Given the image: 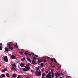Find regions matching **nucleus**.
<instances>
[{
	"mask_svg": "<svg viewBox=\"0 0 78 78\" xmlns=\"http://www.w3.org/2000/svg\"><path fill=\"white\" fill-rule=\"evenodd\" d=\"M27 66H24V67L26 68H23V71H24V72H25V71H28L30 69V65L29 64H28L27 65Z\"/></svg>",
	"mask_w": 78,
	"mask_h": 78,
	"instance_id": "f257e3e1",
	"label": "nucleus"
},
{
	"mask_svg": "<svg viewBox=\"0 0 78 78\" xmlns=\"http://www.w3.org/2000/svg\"><path fill=\"white\" fill-rule=\"evenodd\" d=\"M35 75L37 76H41L42 74V72L36 71L34 73Z\"/></svg>",
	"mask_w": 78,
	"mask_h": 78,
	"instance_id": "f03ea898",
	"label": "nucleus"
},
{
	"mask_svg": "<svg viewBox=\"0 0 78 78\" xmlns=\"http://www.w3.org/2000/svg\"><path fill=\"white\" fill-rule=\"evenodd\" d=\"M46 78H51V72H49L46 77Z\"/></svg>",
	"mask_w": 78,
	"mask_h": 78,
	"instance_id": "7ed1b4c3",
	"label": "nucleus"
},
{
	"mask_svg": "<svg viewBox=\"0 0 78 78\" xmlns=\"http://www.w3.org/2000/svg\"><path fill=\"white\" fill-rule=\"evenodd\" d=\"M5 62H8V57L5 56L3 58Z\"/></svg>",
	"mask_w": 78,
	"mask_h": 78,
	"instance_id": "20e7f679",
	"label": "nucleus"
},
{
	"mask_svg": "<svg viewBox=\"0 0 78 78\" xmlns=\"http://www.w3.org/2000/svg\"><path fill=\"white\" fill-rule=\"evenodd\" d=\"M37 64V63L36 62L35 60H32V64L36 65Z\"/></svg>",
	"mask_w": 78,
	"mask_h": 78,
	"instance_id": "39448f33",
	"label": "nucleus"
},
{
	"mask_svg": "<svg viewBox=\"0 0 78 78\" xmlns=\"http://www.w3.org/2000/svg\"><path fill=\"white\" fill-rule=\"evenodd\" d=\"M11 58L12 59H16V57L14 55H12L11 56Z\"/></svg>",
	"mask_w": 78,
	"mask_h": 78,
	"instance_id": "423d86ee",
	"label": "nucleus"
},
{
	"mask_svg": "<svg viewBox=\"0 0 78 78\" xmlns=\"http://www.w3.org/2000/svg\"><path fill=\"white\" fill-rule=\"evenodd\" d=\"M31 55H32V56H36L37 58L38 57V55H34V54L33 52H31Z\"/></svg>",
	"mask_w": 78,
	"mask_h": 78,
	"instance_id": "0eeeda50",
	"label": "nucleus"
},
{
	"mask_svg": "<svg viewBox=\"0 0 78 78\" xmlns=\"http://www.w3.org/2000/svg\"><path fill=\"white\" fill-rule=\"evenodd\" d=\"M42 61V59H39L38 60V62H39V63H41V62Z\"/></svg>",
	"mask_w": 78,
	"mask_h": 78,
	"instance_id": "6e6552de",
	"label": "nucleus"
},
{
	"mask_svg": "<svg viewBox=\"0 0 78 78\" xmlns=\"http://www.w3.org/2000/svg\"><path fill=\"white\" fill-rule=\"evenodd\" d=\"M20 66H21V67H24V64L23 63H21L20 64Z\"/></svg>",
	"mask_w": 78,
	"mask_h": 78,
	"instance_id": "1a4fd4ad",
	"label": "nucleus"
},
{
	"mask_svg": "<svg viewBox=\"0 0 78 78\" xmlns=\"http://www.w3.org/2000/svg\"><path fill=\"white\" fill-rule=\"evenodd\" d=\"M9 49H10V50H12L14 49V48H13V47H12L11 46H9Z\"/></svg>",
	"mask_w": 78,
	"mask_h": 78,
	"instance_id": "9d476101",
	"label": "nucleus"
},
{
	"mask_svg": "<svg viewBox=\"0 0 78 78\" xmlns=\"http://www.w3.org/2000/svg\"><path fill=\"white\" fill-rule=\"evenodd\" d=\"M5 51L6 52V51H7V52H8L9 51L8 50V49L7 48H5Z\"/></svg>",
	"mask_w": 78,
	"mask_h": 78,
	"instance_id": "9b49d317",
	"label": "nucleus"
},
{
	"mask_svg": "<svg viewBox=\"0 0 78 78\" xmlns=\"http://www.w3.org/2000/svg\"><path fill=\"white\" fill-rule=\"evenodd\" d=\"M27 59L29 62H30V63L31 62V59H30V58H27Z\"/></svg>",
	"mask_w": 78,
	"mask_h": 78,
	"instance_id": "f8f14e48",
	"label": "nucleus"
},
{
	"mask_svg": "<svg viewBox=\"0 0 78 78\" xmlns=\"http://www.w3.org/2000/svg\"><path fill=\"white\" fill-rule=\"evenodd\" d=\"M12 76L13 78H16V76H17L15 74H13L12 75Z\"/></svg>",
	"mask_w": 78,
	"mask_h": 78,
	"instance_id": "ddd939ff",
	"label": "nucleus"
},
{
	"mask_svg": "<svg viewBox=\"0 0 78 78\" xmlns=\"http://www.w3.org/2000/svg\"><path fill=\"white\" fill-rule=\"evenodd\" d=\"M6 76L7 77H9L10 76H9V74L8 73H6Z\"/></svg>",
	"mask_w": 78,
	"mask_h": 78,
	"instance_id": "4468645a",
	"label": "nucleus"
},
{
	"mask_svg": "<svg viewBox=\"0 0 78 78\" xmlns=\"http://www.w3.org/2000/svg\"><path fill=\"white\" fill-rule=\"evenodd\" d=\"M6 70H7V69H2V72H5V71H6Z\"/></svg>",
	"mask_w": 78,
	"mask_h": 78,
	"instance_id": "2eb2a0df",
	"label": "nucleus"
},
{
	"mask_svg": "<svg viewBox=\"0 0 78 78\" xmlns=\"http://www.w3.org/2000/svg\"><path fill=\"white\" fill-rule=\"evenodd\" d=\"M12 66H13V67H16V65L15 63H14L12 65Z\"/></svg>",
	"mask_w": 78,
	"mask_h": 78,
	"instance_id": "dca6fc26",
	"label": "nucleus"
},
{
	"mask_svg": "<svg viewBox=\"0 0 78 78\" xmlns=\"http://www.w3.org/2000/svg\"><path fill=\"white\" fill-rule=\"evenodd\" d=\"M24 55H29L28 54V53L27 52H25L24 53Z\"/></svg>",
	"mask_w": 78,
	"mask_h": 78,
	"instance_id": "f3484780",
	"label": "nucleus"
},
{
	"mask_svg": "<svg viewBox=\"0 0 78 78\" xmlns=\"http://www.w3.org/2000/svg\"><path fill=\"white\" fill-rule=\"evenodd\" d=\"M2 78H3L5 76V75L4 74H2Z\"/></svg>",
	"mask_w": 78,
	"mask_h": 78,
	"instance_id": "a211bd4d",
	"label": "nucleus"
},
{
	"mask_svg": "<svg viewBox=\"0 0 78 78\" xmlns=\"http://www.w3.org/2000/svg\"><path fill=\"white\" fill-rule=\"evenodd\" d=\"M41 67H42L43 66V63H41Z\"/></svg>",
	"mask_w": 78,
	"mask_h": 78,
	"instance_id": "6ab92c4d",
	"label": "nucleus"
},
{
	"mask_svg": "<svg viewBox=\"0 0 78 78\" xmlns=\"http://www.w3.org/2000/svg\"><path fill=\"white\" fill-rule=\"evenodd\" d=\"M57 73L58 76H60V74H59V73L58 72H57Z\"/></svg>",
	"mask_w": 78,
	"mask_h": 78,
	"instance_id": "aec40b11",
	"label": "nucleus"
},
{
	"mask_svg": "<svg viewBox=\"0 0 78 78\" xmlns=\"http://www.w3.org/2000/svg\"><path fill=\"white\" fill-rule=\"evenodd\" d=\"M2 46H0V50H2Z\"/></svg>",
	"mask_w": 78,
	"mask_h": 78,
	"instance_id": "412c9836",
	"label": "nucleus"
},
{
	"mask_svg": "<svg viewBox=\"0 0 78 78\" xmlns=\"http://www.w3.org/2000/svg\"><path fill=\"white\" fill-rule=\"evenodd\" d=\"M14 46H15V47H16V48H18V46H17V45L14 44Z\"/></svg>",
	"mask_w": 78,
	"mask_h": 78,
	"instance_id": "4be33fe9",
	"label": "nucleus"
},
{
	"mask_svg": "<svg viewBox=\"0 0 78 78\" xmlns=\"http://www.w3.org/2000/svg\"><path fill=\"white\" fill-rule=\"evenodd\" d=\"M33 59L34 60H35V59H36V58L34 56L33 57Z\"/></svg>",
	"mask_w": 78,
	"mask_h": 78,
	"instance_id": "5701e85b",
	"label": "nucleus"
},
{
	"mask_svg": "<svg viewBox=\"0 0 78 78\" xmlns=\"http://www.w3.org/2000/svg\"><path fill=\"white\" fill-rule=\"evenodd\" d=\"M55 75L56 77H58V76H57V73H55Z\"/></svg>",
	"mask_w": 78,
	"mask_h": 78,
	"instance_id": "b1692460",
	"label": "nucleus"
},
{
	"mask_svg": "<svg viewBox=\"0 0 78 78\" xmlns=\"http://www.w3.org/2000/svg\"><path fill=\"white\" fill-rule=\"evenodd\" d=\"M42 76H43V77L45 76V73H42Z\"/></svg>",
	"mask_w": 78,
	"mask_h": 78,
	"instance_id": "393cba45",
	"label": "nucleus"
},
{
	"mask_svg": "<svg viewBox=\"0 0 78 78\" xmlns=\"http://www.w3.org/2000/svg\"><path fill=\"white\" fill-rule=\"evenodd\" d=\"M25 58H23L21 59V60H22V61H25Z\"/></svg>",
	"mask_w": 78,
	"mask_h": 78,
	"instance_id": "a878e982",
	"label": "nucleus"
},
{
	"mask_svg": "<svg viewBox=\"0 0 78 78\" xmlns=\"http://www.w3.org/2000/svg\"><path fill=\"white\" fill-rule=\"evenodd\" d=\"M55 75H52L51 76V78H53L54 76Z\"/></svg>",
	"mask_w": 78,
	"mask_h": 78,
	"instance_id": "bb28decb",
	"label": "nucleus"
},
{
	"mask_svg": "<svg viewBox=\"0 0 78 78\" xmlns=\"http://www.w3.org/2000/svg\"><path fill=\"white\" fill-rule=\"evenodd\" d=\"M36 69H37V70H39V68L38 67H37L36 68Z\"/></svg>",
	"mask_w": 78,
	"mask_h": 78,
	"instance_id": "cd10ccee",
	"label": "nucleus"
},
{
	"mask_svg": "<svg viewBox=\"0 0 78 78\" xmlns=\"http://www.w3.org/2000/svg\"><path fill=\"white\" fill-rule=\"evenodd\" d=\"M12 70H15V68H14L13 67H12Z\"/></svg>",
	"mask_w": 78,
	"mask_h": 78,
	"instance_id": "c85d7f7f",
	"label": "nucleus"
},
{
	"mask_svg": "<svg viewBox=\"0 0 78 78\" xmlns=\"http://www.w3.org/2000/svg\"><path fill=\"white\" fill-rule=\"evenodd\" d=\"M51 74H52V75H55V73H53V72H52V71H51Z\"/></svg>",
	"mask_w": 78,
	"mask_h": 78,
	"instance_id": "c756f323",
	"label": "nucleus"
},
{
	"mask_svg": "<svg viewBox=\"0 0 78 78\" xmlns=\"http://www.w3.org/2000/svg\"><path fill=\"white\" fill-rule=\"evenodd\" d=\"M19 53H20V54H22L23 53V52H22V51H20Z\"/></svg>",
	"mask_w": 78,
	"mask_h": 78,
	"instance_id": "7c9ffc66",
	"label": "nucleus"
},
{
	"mask_svg": "<svg viewBox=\"0 0 78 78\" xmlns=\"http://www.w3.org/2000/svg\"><path fill=\"white\" fill-rule=\"evenodd\" d=\"M54 61L55 62H56V59H55V58H54Z\"/></svg>",
	"mask_w": 78,
	"mask_h": 78,
	"instance_id": "2f4dec72",
	"label": "nucleus"
},
{
	"mask_svg": "<svg viewBox=\"0 0 78 78\" xmlns=\"http://www.w3.org/2000/svg\"><path fill=\"white\" fill-rule=\"evenodd\" d=\"M51 61H52V62H53V61H54V58L53 59H52L51 60Z\"/></svg>",
	"mask_w": 78,
	"mask_h": 78,
	"instance_id": "473e14b6",
	"label": "nucleus"
},
{
	"mask_svg": "<svg viewBox=\"0 0 78 78\" xmlns=\"http://www.w3.org/2000/svg\"><path fill=\"white\" fill-rule=\"evenodd\" d=\"M44 62H46V61H47V60H45V59H44Z\"/></svg>",
	"mask_w": 78,
	"mask_h": 78,
	"instance_id": "72a5a7b5",
	"label": "nucleus"
},
{
	"mask_svg": "<svg viewBox=\"0 0 78 78\" xmlns=\"http://www.w3.org/2000/svg\"><path fill=\"white\" fill-rule=\"evenodd\" d=\"M48 73V71H47L46 72V73L47 74Z\"/></svg>",
	"mask_w": 78,
	"mask_h": 78,
	"instance_id": "f704fd0d",
	"label": "nucleus"
},
{
	"mask_svg": "<svg viewBox=\"0 0 78 78\" xmlns=\"http://www.w3.org/2000/svg\"><path fill=\"white\" fill-rule=\"evenodd\" d=\"M17 78H20V76L19 75L18 76Z\"/></svg>",
	"mask_w": 78,
	"mask_h": 78,
	"instance_id": "c9c22d12",
	"label": "nucleus"
},
{
	"mask_svg": "<svg viewBox=\"0 0 78 78\" xmlns=\"http://www.w3.org/2000/svg\"><path fill=\"white\" fill-rule=\"evenodd\" d=\"M60 75H63V73H60Z\"/></svg>",
	"mask_w": 78,
	"mask_h": 78,
	"instance_id": "e433bc0d",
	"label": "nucleus"
},
{
	"mask_svg": "<svg viewBox=\"0 0 78 78\" xmlns=\"http://www.w3.org/2000/svg\"><path fill=\"white\" fill-rule=\"evenodd\" d=\"M8 45H9V46H11V44H8Z\"/></svg>",
	"mask_w": 78,
	"mask_h": 78,
	"instance_id": "4c0bfd02",
	"label": "nucleus"
},
{
	"mask_svg": "<svg viewBox=\"0 0 78 78\" xmlns=\"http://www.w3.org/2000/svg\"><path fill=\"white\" fill-rule=\"evenodd\" d=\"M3 44L2 43H0V45H2Z\"/></svg>",
	"mask_w": 78,
	"mask_h": 78,
	"instance_id": "58836bf2",
	"label": "nucleus"
},
{
	"mask_svg": "<svg viewBox=\"0 0 78 78\" xmlns=\"http://www.w3.org/2000/svg\"><path fill=\"white\" fill-rule=\"evenodd\" d=\"M29 56H31V54H29Z\"/></svg>",
	"mask_w": 78,
	"mask_h": 78,
	"instance_id": "ea45409f",
	"label": "nucleus"
},
{
	"mask_svg": "<svg viewBox=\"0 0 78 78\" xmlns=\"http://www.w3.org/2000/svg\"><path fill=\"white\" fill-rule=\"evenodd\" d=\"M52 67H55V66H52Z\"/></svg>",
	"mask_w": 78,
	"mask_h": 78,
	"instance_id": "a19ab883",
	"label": "nucleus"
},
{
	"mask_svg": "<svg viewBox=\"0 0 78 78\" xmlns=\"http://www.w3.org/2000/svg\"><path fill=\"white\" fill-rule=\"evenodd\" d=\"M42 78H44V76H42Z\"/></svg>",
	"mask_w": 78,
	"mask_h": 78,
	"instance_id": "79ce46f5",
	"label": "nucleus"
},
{
	"mask_svg": "<svg viewBox=\"0 0 78 78\" xmlns=\"http://www.w3.org/2000/svg\"><path fill=\"white\" fill-rule=\"evenodd\" d=\"M15 45H17V43H16V44H15Z\"/></svg>",
	"mask_w": 78,
	"mask_h": 78,
	"instance_id": "37998d69",
	"label": "nucleus"
},
{
	"mask_svg": "<svg viewBox=\"0 0 78 78\" xmlns=\"http://www.w3.org/2000/svg\"><path fill=\"white\" fill-rule=\"evenodd\" d=\"M1 66H2V65H0V67H1Z\"/></svg>",
	"mask_w": 78,
	"mask_h": 78,
	"instance_id": "c03bdc74",
	"label": "nucleus"
},
{
	"mask_svg": "<svg viewBox=\"0 0 78 78\" xmlns=\"http://www.w3.org/2000/svg\"><path fill=\"white\" fill-rule=\"evenodd\" d=\"M55 78H58V77H56Z\"/></svg>",
	"mask_w": 78,
	"mask_h": 78,
	"instance_id": "a18cd8bd",
	"label": "nucleus"
}]
</instances>
